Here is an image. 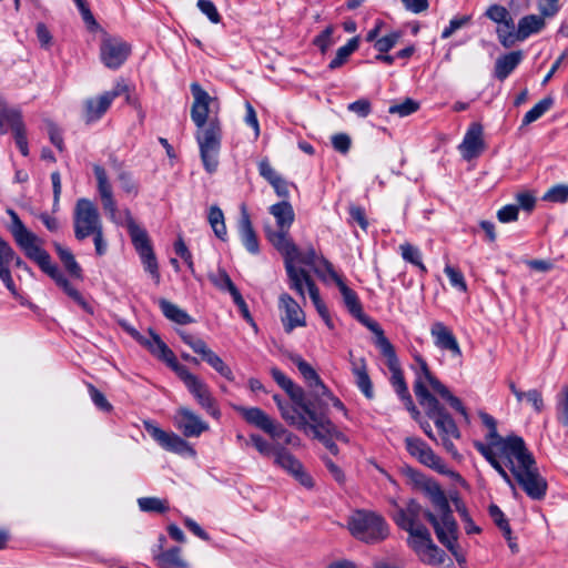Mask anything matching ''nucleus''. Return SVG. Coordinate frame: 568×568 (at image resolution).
<instances>
[{
	"label": "nucleus",
	"mask_w": 568,
	"mask_h": 568,
	"mask_svg": "<svg viewBox=\"0 0 568 568\" xmlns=\"http://www.w3.org/2000/svg\"><path fill=\"white\" fill-rule=\"evenodd\" d=\"M415 476L418 477L415 480L420 485L433 509H423L417 503L410 501L405 509L400 510L396 519L397 525L408 532V545L423 562L440 566L448 560L449 565H453L445 551L432 540L429 530L423 524V518L427 519L438 541L460 562L464 558L458 554V525L444 490L437 481L419 474Z\"/></svg>",
	"instance_id": "obj_1"
},
{
	"label": "nucleus",
	"mask_w": 568,
	"mask_h": 568,
	"mask_svg": "<svg viewBox=\"0 0 568 568\" xmlns=\"http://www.w3.org/2000/svg\"><path fill=\"white\" fill-rule=\"evenodd\" d=\"M419 371L416 373V379L414 384L415 395L424 408L427 417L432 419L440 433L442 444L444 448L452 454L454 457L458 456V452L452 442V438L458 439L460 432L453 419V417L446 412V409L439 404L437 398L433 396L428 389L432 388L434 393L439 395L446 400L452 408L458 412L464 418L468 419V414L462 400L454 396L449 389L442 384V382L432 374L425 361L419 359Z\"/></svg>",
	"instance_id": "obj_2"
},
{
	"label": "nucleus",
	"mask_w": 568,
	"mask_h": 568,
	"mask_svg": "<svg viewBox=\"0 0 568 568\" xmlns=\"http://www.w3.org/2000/svg\"><path fill=\"white\" fill-rule=\"evenodd\" d=\"M7 213L11 217L10 232L17 245L24 252L26 256L37 263L40 270L50 276L57 286L60 287L85 313L93 314L94 311L92 305L71 284L59 266L52 263L50 254L40 245L41 240L26 227L14 210L9 209L7 210Z\"/></svg>",
	"instance_id": "obj_3"
},
{
	"label": "nucleus",
	"mask_w": 568,
	"mask_h": 568,
	"mask_svg": "<svg viewBox=\"0 0 568 568\" xmlns=\"http://www.w3.org/2000/svg\"><path fill=\"white\" fill-rule=\"evenodd\" d=\"M190 89L194 99L191 108V119L199 129L195 139L199 144L201 161L206 173L213 174L219 168L222 130L217 120L207 122V118L210 105L216 99L212 98L197 82H193Z\"/></svg>",
	"instance_id": "obj_4"
},
{
	"label": "nucleus",
	"mask_w": 568,
	"mask_h": 568,
	"mask_svg": "<svg viewBox=\"0 0 568 568\" xmlns=\"http://www.w3.org/2000/svg\"><path fill=\"white\" fill-rule=\"evenodd\" d=\"M511 453L503 458V465L509 468L511 475L523 490L534 500H541L547 493V481L539 474L532 454L524 440H514Z\"/></svg>",
	"instance_id": "obj_5"
},
{
	"label": "nucleus",
	"mask_w": 568,
	"mask_h": 568,
	"mask_svg": "<svg viewBox=\"0 0 568 568\" xmlns=\"http://www.w3.org/2000/svg\"><path fill=\"white\" fill-rule=\"evenodd\" d=\"M483 424L488 428L486 435L487 444L481 442H474V447L480 453L491 467L501 476L506 484L515 490V484L511 476L505 469L500 458L506 457L511 453V444L514 440H524L520 436L509 435L501 437L497 432V420L485 412L479 413Z\"/></svg>",
	"instance_id": "obj_6"
},
{
	"label": "nucleus",
	"mask_w": 568,
	"mask_h": 568,
	"mask_svg": "<svg viewBox=\"0 0 568 568\" xmlns=\"http://www.w3.org/2000/svg\"><path fill=\"white\" fill-rule=\"evenodd\" d=\"M270 214L275 219L276 229L272 225H264V233L267 241L283 256L284 266L292 265V255L296 252V244L290 236V229L294 222L295 213L287 200H282L268 207Z\"/></svg>",
	"instance_id": "obj_7"
},
{
	"label": "nucleus",
	"mask_w": 568,
	"mask_h": 568,
	"mask_svg": "<svg viewBox=\"0 0 568 568\" xmlns=\"http://www.w3.org/2000/svg\"><path fill=\"white\" fill-rule=\"evenodd\" d=\"M347 528L351 535L365 544H376L388 536L386 520L375 511L356 509L347 519Z\"/></svg>",
	"instance_id": "obj_8"
},
{
	"label": "nucleus",
	"mask_w": 568,
	"mask_h": 568,
	"mask_svg": "<svg viewBox=\"0 0 568 568\" xmlns=\"http://www.w3.org/2000/svg\"><path fill=\"white\" fill-rule=\"evenodd\" d=\"M123 214L132 244L141 260L144 271L151 275L155 284H159L161 281L159 263L148 232L135 223L130 210H124Z\"/></svg>",
	"instance_id": "obj_9"
},
{
	"label": "nucleus",
	"mask_w": 568,
	"mask_h": 568,
	"mask_svg": "<svg viewBox=\"0 0 568 568\" xmlns=\"http://www.w3.org/2000/svg\"><path fill=\"white\" fill-rule=\"evenodd\" d=\"M176 375L183 382L186 389L196 400L199 406L214 419H220L222 413L219 403L213 396L209 385L197 375L191 373L186 366L180 368V372Z\"/></svg>",
	"instance_id": "obj_10"
},
{
	"label": "nucleus",
	"mask_w": 568,
	"mask_h": 568,
	"mask_svg": "<svg viewBox=\"0 0 568 568\" xmlns=\"http://www.w3.org/2000/svg\"><path fill=\"white\" fill-rule=\"evenodd\" d=\"M101 229L103 225L97 205L89 199H79L73 211L74 237L83 241Z\"/></svg>",
	"instance_id": "obj_11"
},
{
	"label": "nucleus",
	"mask_w": 568,
	"mask_h": 568,
	"mask_svg": "<svg viewBox=\"0 0 568 568\" xmlns=\"http://www.w3.org/2000/svg\"><path fill=\"white\" fill-rule=\"evenodd\" d=\"M180 337L194 353L211 366L217 374L229 382H234L235 376L232 368L214 352L206 342L186 332H180Z\"/></svg>",
	"instance_id": "obj_12"
},
{
	"label": "nucleus",
	"mask_w": 568,
	"mask_h": 568,
	"mask_svg": "<svg viewBox=\"0 0 568 568\" xmlns=\"http://www.w3.org/2000/svg\"><path fill=\"white\" fill-rule=\"evenodd\" d=\"M285 272L287 275L290 288L293 290L296 294H298L303 298V301H305L306 287L317 313L320 314V316H325L327 307L325 303L322 301L320 290L316 286L311 274L307 271H296L295 268H293L292 265H287Z\"/></svg>",
	"instance_id": "obj_13"
},
{
	"label": "nucleus",
	"mask_w": 568,
	"mask_h": 568,
	"mask_svg": "<svg viewBox=\"0 0 568 568\" xmlns=\"http://www.w3.org/2000/svg\"><path fill=\"white\" fill-rule=\"evenodd\" d=\"M310 429L314 437L322 442L333 455L338 453L336 440L348 443V437L332 423L322 409L317 416H312Z\"/></svg>",
	"instance_id": "obj_14"
},
{
	"label": "nucleus",
	"mask_w": 568,
	"mask_h": 568,
	"mask_svg": "<svg viewBox=\"0 0 568 568\" xmlns=\"http://www.w3.org/2000/svg\"><path fill=\"white\" fill-rule=\"evenodd\" d=\"M148 434L165 450L181 456L194 457L195 449L181 436L173 432H165L151 420L143 422Z\"/></svg>",
	"instance_id": "obj_15"
},
{
	"label": "nucleus",
	"mask_w": 568,
	"mask_h": 568,
	"mask_svg": "<svg viewBox=\"0 0 568 568\" xmlns=\"http://www.w3.org/2000/svg\"><path fill=\"white\" fill-rule=\"evenodd\" d=\"M132 336H134L140 344L145 346L154 357L164 362L175 374L180 372V368L184 367V365L179 363L172 349L153 329H150V338L140 335L135 329L132 331Z\"/></svg>",
	"instance_id": "obj_16"
},
{
	"label": "nucleus",
	"mask_w": 568,
	"mask_h": 568,
	"mask_svg": "<svg viewBox=\"0 0 568 568\" xmlns=\"http://www.w3.org/2000/svg\"><path fill=\"white\" fill-rule=\"evenodd\" d=\"M278 308L282 312L281 322L285 333L290 334L296 327H303L306 325L304 311L288 293H282L280 295Z\"/></svg>",
	"instance_id": "obj_17"
},
{
	"label": "nucleus",
	"mask_w": 568,
	"mask_h": 568,
	"mask_svg": "<svg viewBox=\"0 0 568 568\" xmlns=\"http://www.w3.org/2000/svg\"><path fill=\"white\" fill-rule=\"evenodd\" d=\"M405 444L407 452L412 456L416 457L422 464L435 469L439 474H447L446 464L424 440L417 437H406Z\"/></svg>",
	"instance_id": "obj_18"
},
{
	"label": "nucleus",
	"mask_w": 568,
	"mask_h": 568,
	"mask_svg": "<svg viewBox=\"0 0 568 568\" xmlns=\"http://www.w3.org/2000/svg\"><path fill=\"white\" fill-rule=\"evenodd\" d=\"M131 47L119 38H110L102 41L100 55L103 64L109 69H119L128 59Z\"/></svg>",
	"instance_id": "obj_19"
},
{
	"label": "nucleus",
	"mask_w": 568,
	"mask_h": 568,
	"mask_svg": "<svg viewBox=\"0 0 568 568\" xmlns=\"http://www.w3.org/2000/svg\"><path fill=\"white\" fill-rule=\"evenodd\" d=\"M174 425L187 438L199 437L210 428L206 422L187 407L176 409Z\"/></svg>",
	"instance_id": "obj_20"
},
{
	"label": "nucleus",
	"mask_w": 568,
	"mask_h": 568,
	"mask_svg": "<svg viewBox=\"0 0 568 568\" xmlns=\"http://www.w3.org/2000/svg\"><path fill=\"white\" fill-rule=\"evenodd\" d=\"M93 172L98 182V192L100 194L104 211L109 214V217L112 222L115 224H121L122 221L118 215V209L113 197L112 186L109 182L104 168L95 165Z\"/></svg>",
	"instance_id": "obj_21"
},
{
	"label": "nucleus",
	"mask_w": 568,
	"mask_h": 568,
	"mask_svg": "<svg viewBox=\"0 0 568 568\" xmlns=\"http://www.w3.org/2000/svg\"><path fill=\"white\" fill-rule=\"evenodd\" d=\"M232 408L235 412H237L247 424L263 430L267 435L271 432H274V425L276 422L273 418H271L261 408L246 407V406L235 405V404L232 405Z\"/></svg>",
	"instance_id": "obj_22"
},
{
	"label": "nucleus",
	"mask_w": 568,
	"mask_h": 568,
	"mask_svg": "<svg viewBox=\"0 0 568 568\" xmlns=\"http://www.w3.org/2000/svg\"><path fill=\"white\" fill-rule=\"evenodd\" d=\"M484 148L483 126L479 123H471L459 149L464 158L470 160L478 156Z\"/></svg>",
	"instance_id": "obj_23"
},
{
	"label": "nucleus",
	"mask_w": 568,
	"mask_h": 568,
	"mask_svg": "<svg viewBox=\"0 0 568 568\" xmlns=\"http://www.w3.org/2000/svg\"><path fill=\"white\" fill-rule=\"evenodd\" d=\"M430 335L434 338V343L438 348L449 351L455 356H459L462 354L459 344L455 335L444 323H433L430 327Z\"/></svg>",
	"instance_id": "obj_24"
},
{
	"label": "nucleus",
	"mask_w": 568,
	"mask_h": 568,
	"mask_svg": "<svg viewBox=\"0 0 568 568\" xmlns=\"http://www.w3.org/2000/svg\"><path fill=\"white\" fill-rule=\"evenodd\" d=\"M284 392L290 396L292 402L301 408L308 417L312 419V416H317L323 408V400L321 398H316L314 400L305 399V393L301 386H297L294 382H292V387H285Z\"/></svg>",
	"instance_id": "obj_25"
},
{
	"label": "nucleus",
	"mask_w": 568,
	"mask_h": 568,
	"mask_svg": "<svg viewBox=\"0 0 568 568\" xmlns=\"http://www.w3.org/2000/svg\"><path fill=\"white\" fill-rule=\"evenodd\" d=\"M393 387L397 393L398 397L403 402L405 408L412 414L415 420H418L420 413L414 405L413 398L408 392V387L404 381L403 372L397 365V361L393 355Z\"/></svg>",
	"instance_id": "obj_26"
},
{
	"label": "nucleus",
	"mask_w": 568,
	"mask_h": 568,
	"mask_svg": "<svg viewBox=\"0 0 568 568\" xmlns=\"http://www.w3.org/2000/svg\"><path fill=\"white\" fill-rule=\"evenodd\" d=\"M239 232L241 236V241L245 248L251 254H257L260 252V243L257 235L253 229L250 215L245 209L242 206V214L239 223Z\"/></svg>",
	"instance_id": "obj_27"
},
{
	"label": "nucleus",
	"mask_w": 568,
	"mask_h": 568,
	"mask_svg": "<svg viewBox=\"0 0 568 568\" xmlns=\"http://www.w3.org/2000/svg\"><path fill=\"white\" fill-rule=\"evenodd\" d=\"M320 256L314 248L313 245H310L305 252H301L296 246V252L292 255V266L296 271H306L303 267H297V264H304L313 268L314 273L321 278L323 282H326V276L322 272L320 266H316V263L320 261Z\"/></svg>",
	"instance_id": "obj_28"
},
{
	"label": "nucleus",
	"mask_w": 568,
	"mask_h": 568,
	"mask_svg": "<svg viewBox=\"0 0 568 568\" xmlns=\"http://www.w3.org/2000/svg\"><path fill=\"white\" fill-rule=\"evenodd\" d=\"M290 358L314 395L325 386L317 372L301 355L293 354Z\"/></svg>",
	"instance_id": "obj_29"
},
{
	"label": "nucleus",
	"mask_w": 568,
	"mask_h": 568,
	"mask_svg": "<svg viewBox=\"0 0 568 568\" xmlns=\"http://www.w3.org/2000/svg\"><path fill=\"white\" fill-rule=\"evenodd\" d=\"M359 323L366 326L374 334L373 343L382 351L385 356V366L390 369V342L385 336L383 328L369 316H366Z\"/></svg>",
	"instance_id": "obj_30"
},
{
	"label": "nucleus",
	"mask_w": 568,
	"mask_h": 568,
	"mask_svg": "<svg viewBox=\"0 0 568 568\" xmlns=\"http://www.w3.org/2000/svg\"><path fill=\"white\" fill-rule=\"evenodd\" d=\"M336 285L342 294L343 302L347 311L358 322L363 321L367 315L363 312V307L356 292L349 288L343 280H338Z\"/></svg>",
	"instance_id": "obj_31"
},
{
	"label": "nucleus",
	"mask_w": 568,
	"mask_h": 568,
	"mask_svg": "<svg viewBox=\"0 0 568 568\" xmlns=\"http://www.w3.org/2000/svg\"><path fill=\"white\" fill-rule=\"evenodd\" d=\"M521 59V51H513L499 57L495 63V77L504 81L517 68Z\"/></svg>",
	"instance_id": "obj_32"
},
{
	"label": "nucleus",
	"mask_w": 568,
	"mask_h": 568,
	"mask_svg": "<svg viewBox=\"0 0 568 568\" xmlns=\"http://www.w3.org/2000/svg\"><path fill=\"white\" fill-rule=\"evenodd\" d=\"M24 129L21 112L17 109L0 106V133L4 134L9 130L12 133Z\"/></svg>",
	"instance_id": "obj_33"
},
{
	"label": "nucleus",
	"mask_w": 568,
	"mask_h": 568,
	"mask_svg": "<svg viewBox=\"0 0 568 568\" xmlns=\"http://www.w3.org/2000/svg\"><path fill=\"white\" fill-rule=\"evenodd\" d=\"M53 247L68 274L77 280H82L83 272L79 263L75 261L73 253L58 242L53 243Z\"/></svg>",
	"instance_id": "obj_34"
},
{
	"label": "nucleus",
	"mask_w": 568,
	"mask_h": 568,
	"mask_svg": "<svg viewBox=\"0 0 568 568\" xmlns=\"http://www.w3.org/2000/svg\"><path fill=\"white\" fill-rule=\"evenodd\" d=\"M158 305L162 314L171 322L180 325H187L193 322V318L184 310L165 298H159Z\"/></svg>",
	"instance_id": "obj_35"
},
{
	"label": "nucleus",
	"mask_w": 568,
	"mask_h": 568,
	"mask_svg": "<svg viewBox=\"0 0 568 568\" xmlns=\"http://www.w3.org/2000/svg\"><path fill=\"white\" fill-rule=\"evenodd\" d=\"M545 27V18L540 14H528L518 22V38L523 41L534 33H538Z\"/></svg>",
	"instance_id": "obj_36"
},
{
	"label": "nucleus",
	"mask_w": 568,
	"mask_h": 568,
	"mask_svg": "<svg viewBox=\"0 0 568 568\" xmlns=\"http://www.w3.org/2000/svg\"><path fill=\"white\" fill-rule=\"evenodd\" d=\"M352 371L355 376V383L361 392L367 397H373V387L371 378L366 371V365L363 358L354 359L352 362Z\"/></svg>",
	"instance_id": "obj_37"
},
{
	"label": "nucleus",
	"mask_w": 568,
	"mask_h": 568,
	"mask_svg": "<svg viewBox=\"0 0 568 568\" xmlns=\"http://www.w3.org/2000/svg\"><path fill=\"white\" fill-rule=\"evenodd\" d=\"M281 413L283 419L292 426H296L301 429L310 428L311 423H308L307 415L298 408L295 404L292 405L287 403L284 409Z\"/></svg>",
	"instance_id": "obj_38"
},
{
	"label": "nucleus",
	"mask_w": 568,
	"mask_h": 568,
	"mask_svg": "<svg viewBox=\"0 0 568 568\" xmlns=\"http://www.w3.org/2000/svg\"><path fill=\"white\" fill-rule=\"evenodd\" d=\"M160 568H186L187 564L181 557V548L172 547L155 557Z\"/></svg>",
	"instance_id": "obj_39"
},
{
	"label": "nucleus",
	"mask_w": 568,
	"mask_h": 568,
	"mask_svg": "<svg viewBox=\"0 0 568 568\" xmlns=\"http://www.w3.org/2000/svg\"><path fill=\"white\" fill-rule=\"evenodd\" d=\"M207 221L215 236L222 241H226L227 230L224 221V214L217 205L210 206L207 212Z\"/></svg>",
	"instance_id": "obj_40"
},
{
	"label": "nucleus",
	"mask_w": 568,
	"mask_h": 568,
	"mask_svg": "<svg viewBox=\"0 0 568 568\" xmlns=\"http://www.w3.org/2000/svg\"><path fill=\"white\" fill-rule=\"evenodd\" d=\"M498 40L505 48H510L519 40L518 31H515V23L511 17L498 23L496 29Z\"/></svg>",
	"instance_id": "obj_41"
},
{
	"label": "nucleus",
	"mask_w": 568,
	"mask_h": 568,
	"mask_svg": "<svg viewBox=\"0 0 568 568\" xmlns=\"http://www.w3.org/2000/svg\"><path fill=\"white\" fill-rule=\"evenodd\" d=\"M358 45L359 40L357 37L349 39L345 45L337 49L335 57L328 63V69L336 70L341 68L344 63H346L351 54L358 49Z\"/></svg>",
	"instance_id": "obj_42"
},
{
	"label": "nucleus",
	"mask_w": 568,
	"mask_h": 568,
	"mask_svg": "<svg viewBox=\"0 0 568 568\" xmlns=\"http://www.w3.org/2000/svg\"><path fill=\"white\" fill-rule=\"evenodd\" d=\"M274 464L284 469L291 476L296 473L301 466H303L302 463L284 446L277 450Z\"/></svg>",
	"instance_id": "obj_43"
},
{
	"label": "nucleus",
	"mask_w": 568,
	"mask_h": 568,
	"mask_svg": "<svg viewBox=\"0 0 568 568\" xmlns=\"http://www.w3.org/2000/svg\"><path fill=\"white\" fill-rule=\"evenodd\" d=\"M398 250L405 262L418 268L422 274L427 273V268L423 263L422 253L417 246L410 243H404L399 245Z\"/></svg>",
	"instance_id": "obj_44"
},
{
	"label": "nucleus",
	"mask_w": 568,
	"mask_h": 568,
	"mask_svg": "<svg viewBox=\"0 0 568 568\" xmlns=\"http://www.w3.org/2000/svg\"><path fill=\"white\" fill-rule=\"evenodd\" d=\"M104 97L101 94L85 102V122L92 123L101 119L111 104L103 105Z\"/></svg>",
	"instance_id": "obj_45"
},
{
	"label": "nucleus",
	"mask_w": 568,
	"mask_h": 568,
	"mask_svg": "<svg viewBox=\"0 0 568 568\" xmlns=\"http://www.w3.org/2000/svg\"><path fill=\"white\" fill-rule=\"evenodd\" d=\"M554 103L555 101L554 98L551 97H546L542 100H540L528 112H526V114L523 118V125H528L537 121L552 108Z\"/></svg>",
	"instance_id": "obj_46"
},
{
	"label": "nucleus",
	"mask_w": 568,
	"mask_h": 568,
	"mask_svg": "<svg viewBox=\"0 0 568 568\" xmlns=\"http://www.w3.org/2000/svg\"><path fill=\"white\" fill-rule=\"evenodd\" d=\"M138 505L141 511L163 514L169 510V503L166 499L158 497H141L138 499Z\"/></svg>",
	"instance_id": "obj_47"
},
{
	"label": "nucleus",
	"mask_w": 568,
	"mask_h": 568,
	"mask_svg": "<svg viewBox=\"0 0 568 568\" xmlns=\"http://www.w3.org/2000/svg\"><path fill=\"white\" fill-rule=\"evenodd\" d=\"M210 280L219 290L227 291L232 297L240 292L225 270L220 268L216 274L210 275Z\"/></svg>",
	"instance_id": "obj_48"
},
{
	"label": "nucleus",
	"mask_w": 568,
	"mask_h": 568,
	"mask_svg": "<svg viewBox=\"0 0 568 568\" xmlns=\"http://www.w3.org/2000/svg\"><path fill=\"white\" fill-rule=\"evenodd\" d=\"M488 513L495 525L500 529L504 537L510 540L511 528L503 510L497 505H490Z\"/></svg>",
	"instance_id": "obj_49"
},
{
	"label": "nucleus",
	"mask_w": 568,
	"mask_h": 568,
	"mask_svg": "<svg viewBox=\"0 0 568 568\" xmlns=\"http://www.w3.org/2000/svg\"><path fill=\"white\" fill-rule=\"evenodd\" d=\"M250 440L253 444V446L256 448V450L264 457H274L276 456V453L280 448H282L283 445H273L268 443L266 439H264L258 434H251Z\"/></svg>",
	"instance_id": "obj_50"
},
{
	"label": "nucleus",
	"mask_w": 568,
	"mask_h": 568,
	"mask_svg": "<svg viewBox=\"0 0 568 568\" xmlns=\"http://www.w3.org/2000/svg\"><path fill=\"white\" fill-rule=\"evenodd\" d=\"M557 419L562 426H568V386L565 385L556 397Z\"/></svg>",
	"instance_id": "obj_51"
},
{
	"label": "nucleus",
	"mask_w": 568,
	"mask_h": 568,
	"mask_svg": "<svg viewBox=\"0 0 568 568\" xmlns=\"http://www.w3.org/2000/svg\"><path fill=\"white\" fill-rule=\"evenodd\" d=\"M542 200L551 203H566L568 201V185L557 184L551 186L544 194Z\"/></svg>",
	"instance_id": "obj_52"
},
{
	"label": "nucleus",
	"mask_w": 568,
	"mask_h": 568,
	"mask_svg": "<svg viewBox=\"0 0 568 568\" xmlns=\"http://www.w3.org/2000/svg\"><path fill=\"white\" fill-rule=\"evenodd\" d=\"M314 396L323 400V408L325 413L327 409V403L325 402L326 399L329 400L337 410L342 412L345 416H347V409L345 405L342 403L339 398L334 396V394L326 386H324L320 392H316Z\"/></svg>",
	"instance_id": "obj_53"
},
{
	"label": "nucleus",
	"mask_w": 568,
	"mask_h": 568,
	"mask_svg": "<svg viewBox=\"0 0 568 568\" xmlns=\"http://www.w3.org/2000/svg\"><path fill=\"white\" fill-rule=\"evenodd\" d=\"M84 23L87 24L90 31H95L99 28V23L97 22L93 13L91 12L85 0H73Z\"/></svg>",
	"instance_id": "obj_54"
},
{
	"label": "nucleus",
	"mask_w": 568,
	"mask_h": 568,
	"mask_svg": "<svg viewBox=\"0 0 568 568\" xmlns=\"http://www.w3.org/2000/svg\"><path fill=\"white\" fill-rule=\"evenodd\" d=\"M333 33H334V27L328 26L326 27L320 34H317L313 43L315 47H317L322 53H325L329 47L334 43L333 41Z\"/></svg>",
	"instance_id": "obj_55"
},
{
	"label": "nucleus",
	"mask_w": 568,
	"mask_h": 568,
	"mask_svg": "<svg viewBox=\"0 0 568 568\" xmlns=\"http://www.w3.org/2000/svg\"><path fill=\"white\" fill-rule=\"evenodd\" d=\"M419 106L420 104L418 101L412 98H406L403 102L393 104V113H396L399 116H407L417 112Z\"/></svg>",
	"instance_id": "obj_56"
},
{
	"label": "nucleus",
	"mask_w": 568,
	"mask_h": 568,
	"mask_svg": "<svg viewBox=\"0 0 568 568\" xmlns=\"http://www.w3.org/2000/svg\"><path fill=\"white\" fill-rule=\"evenodd\" d=\"M444 272L447 275V277L449 278V283L453 287H455L462 292L467 291L466 281L464 278L463 273L459 270H457L450 265H446L444 268Z\"/></svg>",
	"instance_id": "obj_57"
},
{
	"label": "nucleus",
	"mask_w": 568,
	"mask_h": 568,
	"mask_svg": "<svg viewBox=\"0 0 568 568\" xmlns=\"http://www.w3.org/2000/svg\"><path fill=\"white\" fill-rule=\"evenodd\" d=\"M273 439H282L286 445H296L298 437L293 433L288 432L280 423H275L274 432L268 434Z\"/></svg>",
	"instance_id": "obj_58"
},
{
	"label": "nucleus",
	"mask_w": 568,
	"mask_h": 568,
	"mask_svg": "<svg viewBox=\"0 0 568 568\" xmlns=\"http://www.w3.org/2000/svg\"><path fill=\"white\" fill-rule=\"evenodd\" d=\"M14 257V250L0 236V270L9 268Z\"/></svg>",
	"instance_id": "obj_59"
},
{
	"label": "nucleus",
	"mask_w": 568,
	"mask_h": 568,
	"mask_svg": "<svg viewBox=\"0 0 568 568\" xmlns=\"http://www.w3.org/2000/svg\"><path fill=\"white\" fill-rule=\"evenodd\" d=\"M174 252L186 263L189 270L192 273H194V263H193L192 253L190 252V250L187 248L185 242L183 241V239L181 236L174 242Z\"/></svg>",
	"instance_id": "obj_60"
},
{
	"label": "nucleus",
	"mask_w": 568,
	"mask_h": 568,
	"mask_svg": "<svg viewBox=\"0 0 568 568\" xmlns=\"http://www.w3.org/2000/svg\"><path fill=\"white\" fill-rule=\"evenodd\" d=\"M197 8L199 10L207 17V19L212 23H219L221 21V16L214 4L211 0H199L197 1Z\"/></svg>",
	"instance_id": "obj_61"
},
{
	"label": "nucleus",
	"mask_w": 568,
	"mask_h": 568,
	"mask_svg": "<svg viewBox=\"0 0 568 568\" xmlns=\"http://www.w3.org/2000/svg\"><path fill=\"white\" fill-rule=\"evenodd\" d=\"M88 388H89V394H90V397H91L93 404L99 409H101L102 412H106V413L112 410V405L109 403L106 397L98 388H95L92 384H89Z\"/></svg>",
	"instance_id": "obj_62"
},
{
	"label": "nucleus",
	"mask_w": 568,
	"mask_h": 568,
	"mask_svg": "<svg viewBox=\"0 0 568 568\" xmlns=\"http://www.w3.org/2000/svg\"><path fill=\"white\" fill-rule=\"evenodd\" d=\"M538 10L544 18L555 17L559 10V0H538Z\"/></svg>",
	"instance_id": "obj_63"
},
{
	"label": "nucleus",
	"mask_w": 568,
	"mask_h": 568,
	"mask_svg": "<svg viewBox=\"0 0 568 568\" xmlns=\"http://www.w3.org/2000/svg\"><path fill=\"white\" fill-rule=\"evenodd\" d=\"M258 173L270 184L274 183L281 178V175L273 169L267 159H263L258 162Z\"/></svg>",
	"instance_id": "obj_64"
}]
</instances>
